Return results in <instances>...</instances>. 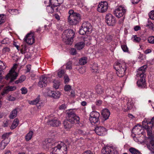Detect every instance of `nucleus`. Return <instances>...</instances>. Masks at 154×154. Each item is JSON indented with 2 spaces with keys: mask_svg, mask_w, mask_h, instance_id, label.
I'll use <instances>...</instances> for the list:
<instances>
[{
  "mask_svg": "<svg viewBox=\"0 0 154 154\" xmlns=\"http://www.w3.org/2000/svg\"><path fill=\"white\" fill-rule=\"evenodd\" d=\"M91 25L89 22H84L80 28L79 33L82 35H84L86 33H89L91 31Z\"/></svg>",
  "mask_w": 154,
  "mask_h": 154,
  "instance_id": "obj_5",
  "label": "nucleus"
},
{
  "mask_svg": "<svg viewBox=\"0 0 154 154\" xmlns=\"http://www.w3.org/2000/svg\"><path fill=\"white\" fill-rule=\"evenodd\" d=\"M44 103L43 102H41L40 103H38L36 105L38 109H40L41 107L43 106Z\"/></svg>",
  "mask_w": 154,
  "mask_h": 154,
  "instance_id": "obj_61",
  "label": "nucleus"
},
{
  "mask_svg": "<svg viewBox=\"0 0 154 154\" xmlns=\"http://www.w3.org/2000/svg\"><path fill=\"white\" fill-rule=\"evenodd\" d=\"M91 38L90 36L87 35L85 36L83 38L84 41L83 43L84 45L86 44L87 45H89L91 44Z\"/></svg>",
  "mask_w": 154,
  "mask_h": 154,
  "instance_id": "obj_24",
  "label": "nucleus"
},
{
  "mask_svg": "<svg viewBox=\"0 0 154 154\" xmlns=\"http://www.w3.org/2000/svg\"><path fill=\"white\" fill-rule=\"evenodd\" d=\"M129 151L132 154H141L138 150L134 147H131L129 148Z\"/></svg>",
  "mask_w": 154,
  "mask_h": 154,
  "instance_id": "obj_26",
  "label": "nucleus"
},
{
  "mask_svg": "<svg viewBox=\"0 0 154 154\" xmlns=\"http://www.w3.org/2000/svg\"><path fill=\"white\" fill-rule=\"evenodd\" d=\"M64 82L66 83L69 82V79L68 76L67 75H65L64 76Z\"/></svg>",
  "mask_w": 154,
  "mask_h": 154,
  "instance_id": "obj_57",
  "label": "nucleus"
},
{
  "mask_svg": "<svg viewBox=\"0 0 154 154\" xmlns=\"http://www.w3.org/2000/svg\"><path fill=\"white\" fill-rule=\"evenodd\" d=\"M95 90L96 92L99 94H102L103 92V90L101 86L99 85H97L95 87Z\"/></svg>",
  "mask_w": 154,
  "mask_h": 154,
  "instance_id": "obj_32",
  "label": "nucleus"
},
{
  "mask_svg": "<svg viewBox=\"0 0 154 154\" xmlns=\"http://www.w3.org/2000/svg\"><path fill=\"white\" fill-rule=\"evenodd\" d=\"M48 123L49 125L54 127L59 126L60 124V122L55 118L49 120Z\"/></svg>",
  "mask_w": 154,
  "mask_h": 154,
  "instance_id": "obj_21",
  "label": "nucleus"
},
{
  "mask_svg": "<svg viewBox=\"0 0 154 154\" xmlns=\"http://www.w3.org/2000/svg\"><path fill=\"white\" fill-rule=\"evenodd\" d=\"M126 12V9L122 6L117 7L114 10V13L118 18L123 17Z\"/></svg>",
  "mask_w": 154,
  "mask_h": 154,
  "instance_id": "obj_9",
  "label": "nucleus"
},
{
  "mask_svg": "<svg viewBox=\"0 0 154 154\" xmlns=\"http://www.w3.org/2000/svg\"><path fill=\"white\" fill-rule=\"evenodd\" d=\"M108 8V4L106 2H101L98 5L97 11L100 12H104L106 11Z\"/></svg>",
  "mask_w": 154,
  "mask_h": 154,
  "instance_id": "obj_13",
  "label": "nucleus"
},
{
  "mask_svg": "<svg viewBox=\"0 0 154 154\" xmlns=\"http://www.w3.org/2000/svg\"><path fill=\"white\" fill-rule=\"evenodd\" d=\"M88 58L86 57H83L79 60V63L81 65H84L87 62Z\"/></svg>",
  "mask_w": 154,
  "mask_h": 154,
  "instance_id": "obj_28",
  "label": "nucleus"
},
{
  "mask_svg": "<svg viewBox=\"0 0 154 154\" xmlns=\"http://www.w3.org/2000/svg\"><path fill=\"white\" fill-rule=\"evenodd\" d=\"M66 68L68 69H72V63L70 61H68L66 64Z\"/></svg>",
  "mask_w": 154,
  "mask_h": 154,
  "instance_id": "obj_42",
  "label": "nucleus"
},
{
  "mask_svg": "<svg viewBox=\"0 0 154 154\" xmlns=\"http://www.w3.org/2000/svg\"><path fill=\"white\" fill-rule=\"evenodd\" d=\"M60 92L59 91H53L52 97L56 99L60 97Z\"/></svg>",
  "mask_w": 154,
  "mask_h": 154,
  "instance_id": "obj_34",
  "label": "nucleus"
},
{
  "mask_svg": "<svg viewBox=\"0 0 154 154\" xmlns=\"http://www.w3.org/2000/svg\"><path fill=\"white\" fill-rule=\"evenodd\" d=\"M3 14H0V25L4 22L5 18Z\"/></svg>",
  "mask_w": 154,
  "mask_h": 154,
  "instance_id": "obj_50",
  "label": "nucleus"
},
{
  "mask_svg": "<svg viewBox=\"0 0 154 154\" xmlns=\"http://www.w3.org/2000/svg\"><path fill=\"white\" fill-rule=\"evenodd\" d=\"M100 116V113L96 111H93L90 113L89 120L92 125L99 123Z\"/></svg>",
  "mask_w": 154,
  "mask_h": 154,
  "instance_id": "obj_8",
  "label": "nucleus"
},
{
  "mask_svg": "<svg viewBox=\"0 0 154 154\" xmlns=\"http://www.w3.org/2000/svg\"><path fill=\"white\" fill-rule=\"evenodd\" d=\"M101 115L103 119L106 120L109 118L110 115V112L107 109H105L102 111Z\"/></svg>",
  "mask_w": 154,
  "mask_h": 154,
  "instance_id": "obj_19",
  "label": "nucleus"
},
{
  "mask_svg": "<svg viewBox=\"0 0 154 154\" xmlns=\"http://www.w3.org/2000/svg\"><path fill=\"white\" fill-rule=\"evenodd\" d=\"M145 78H140L139 80L137 81V85L140 88H143L146 87V84Z\"/></svg>",
  "mask_w": 154,
  "mask_h": 154,
  "instance_id": "obj_20",
  "label": "nucleus"
},
{
  "mask_svg": "<svg viewBox=\"0 0 154 154\" xmlns=\"http://www.w3.org/2000/svg\"><path fill=\"white\" fill-rule=\"evenodd\" d=\"M9 141H10L9 140V139H7L6 140H3L2 141L1 143L4 145L5 147L7 144L9 143Z\"/></svg>",
  "mask_w": 154,
  "mask_h": 154,
  "instance_id": "obj_46",
  "label": "nucleus"
},
{
  "mask_svg": "<svg viewBox=\"0 0 154 154\" xmlns=\"http://www.w3.org/2000/svg\"><path fill=\"white\" fill-rule=\"evenodd\" d=\"M122 48L124 52H128V49L127 46L125 45H121Z\"/></svg>",
  "mask_w": 154,
  "mask_h": 154,
  "instance_id": "obj_53",
  "label": "nucleus"
},
{
  "mask_svg": "<svg viewBox=\"0 0 154 154\" xmlns=\"http://www.w3.org/2000/svg\"><path fill=\"white\" fill-rule=\"evenodd\" d=\"M49 4L54 7H57L63 3L64 0H49Z\"/></svg>",
  "mask_w": 154,
  "mask_h": 154,
  "instance_id": "obj_18",
  "label": "nucleus"
},
{
  "mask_svg": "<svg viewBox=\"0 0 154 154\" xmlns=\"http://www.w3.org/2000/svg\"><path fill=\"white\" fill-rule=\"evenodd\" d=\"M53 91L49 90L47 92V94L48 96L52 97Z\"/></svg>",
  "mask_w": 154,
  "mask_h": 154,
  "instance_id": "obj_62",
  "label": "nucleus"
},
{
  "mask_svg": "<svg viewBox=\"0 0 154 154\" xmlns=\"http://www.w3.org/2000/svg\"><path fill=\"white\" fill-rule=\"evenodd\" d=\"M65 71L64 70L60 69L58 71L57 75L59 77L61 78L65 74Z\"/></svg>",
  "mask_w": 154,
  "mask_h": 154,
  "instance_id": "obj_37",
  "label": "nucleus"
},
{
  "mask_svg": "<svg viewBox=\"0 0 154 154\" xmlns=\"http://www.w3.org/2000/svg\"><path fill=\"white\" fill-rule=\"evenodd\" d=\"M133 106V103L128 102L127 104V108L125 109V111H127L129 109H131Z\"/></svg>",
  "mask_w": 154,
  "mask_h": 154,
  "instance_id": "obj_40",
  "label": "nucleus"
},
{
  "mask_svg": "<svg viewBox=\"0 0 154 154\" xmlns=\"http://www.w3.org/2000/svg\"><path fill=\"white\" fill-rule=\"evenodd\" d=\"M19 120L17 119H15L14 120L12 124V125L11 127V129H13L15 128L17 126L19 123Z\"/></svg>",
  "mask_w": 154,
  "mask_h": 154,
  "instance_id": "obj_30",
  "label": "nucleus"
},
{
  "mask_svg": "<svg viewBox=\"0 0 154 154\" xmlns=\"http://www.w3.org/2000/svg\"><path fill=\"white\" fill-rule=\"evenodd\" d=\"M24 41L29 45L32 44L35 41L34 34L33 32L28 33L24 39Z\"/></svg>",
  "mask_w": 154,
  "mask_h": 154,
  "instance_id": "obj_12",
  "label": "nucleus"
},
{
  "mask_svg": "<svg viewBox=\"0 0 154 154\" xmlns=\"http://www.w3.org/2000/svg\"><path fill=\"white\" fill-rule=\"evenodd\" d=\"M71 54L73 55H75L76 54V51L75 49L72 48L71 50Z\"/></svg>",
  "mask_w": 154,
  "mask_h": 154,
  "instance_id": "obj_63",
  "label": "nucleus"
},
{
  "mask_svg": "<svg viewBox=\"0 0 154 154\" xmlns=\"http://www.w3.org/2000/svg\"><path fill=\"white\" fill-rule=\"evenodd\" d=\"M66 108V106L64 104H63L60 106L59 107V109L60 110L65 109Z\"/></svg>",
  "mask_w": 154,
  "mask_h": 154,
  "instance_id": "obj_64",
  "label": "nucleus"
},
{
  "mask_svg": "<svg viewBox=\"0 0 154 154\" xmlns=\"http://www.w3.org/2000/svg\"><path fill=\"white\" fill-rule=\"evenodd\" d=\"M79 72L81 74H83L85 72V68L84 67H82L79 69Z\"/></svg>",
  "mask_w": 154,
  "mask_h": 154,
  "instance_id": "obj_48",
  "label": "nucleus"
},
{
  "mask_svg": "<svg viewBox=\"0 0 154 154\" xmlns=\"http://www.w3.org/2000/svg\"><path fill=\"white\" fill-rule=\"evenodd\" d=\"M106 22L109 26H111L114 25L116 22L115 17L110 14L106 15Z\"/></svg>",
  "mask_w": 154,
  "mask_h": 154,
  "instance_id": "obj_11",
  "label": "nucleus"
},
{
  "mask_svg": "<svg viewBox=\"0 0 154 154\" xmlns=\"http://www.w3.org/2000/svg\"><path fill=\"white\" fill-rule=\"evenodd\" d=\"M9 12L12 14H14L15 13H16L18 12V11L16 9H10L9 10Z\"/></svg>",
  "mask_w": 154,
  "mask_h": 154,
  "instance_id": "obj_56",
  "label": "nucleus"
},
{
  "mask_svg": "<svg viewBox=\"0 0 154 154\" xmlns=\"http://www.w3.org/2000/svg\"><path fill=\"white\" fill-rule=\"evenodd\" d=\"M140 131L141 129L140 128H137V126H135L133 128L132 131L134 132V133H138L137 130Z\"/></svg>",
  "mask_w": 154,
  "mask_h": 154,
  "instance_id": "obj_55",
  "label": "nucleus"
},
{
  "mask_svg": "<svg viewBox=\"0 0 154 154\" xmlns=\"http://www.w3.org/2000/svg\"><path fill=\"white\" fill-rule=\"evenodd\" d=\"M40 100V96H38L35 100L29 102V103L32 105H36L38 103Z\"/></svg>",
  "mask_w": 154,
  "mask_h": 154,
  "instance_id": "obj_31",
  "label": "nucleus"
},
{
  "mask_svg": "<svg viewBox=\"0 0 154 154\" xmlns=\"http://www.w3.org/2000/svg\"><path fill=\"white\" fill-rule=\"evenodd\" d=\"M26 79V76L25 75H22L20 77L18 80H16L15 82V83L17 84L21 83L24 81Z\"/></svg>",
  "mask_w": 154,
  "mask_h": 154,
  "instance_id": "obj_33",
  "label": "nucleus"
},
{
  "mask_svg": "<svg viewBox=\"0 0 154 154\" xmlns=\"http://www.w3.org/2000/svg\"><path fill=\"white\" fill-rule=\"evenodd\" d=\"M143 127L146 130L147 135L150 137L152 136V129L154 126V117H152L149 121H144L143 122Z\"/></svg>",
  "mask_w": 154,
  "mask_h": 154,
  "instance_id": "obj_6",
  "label": "nucleus"
},
{
  "mask_svg": "<svg viewBox=\"0 0 154 154\" xmlns=\"http://www.w3.org/2000/svg\"><path fill=\"white\" fill-rule=\"evenodd\" d=\"M59 82L58 81L55 80L54 81L53 87L55 89H57L59 88Z\"/></svg>",
  "mask_w": 154,
  "mask_h": 154,
  "instance_id": "obj_41",
  "label": "nucleus"
},
{
  "mask_svg": "<svg viewBox=\"0 0 154 154\" xmlns=\"http://www.w3.org/2000/svg\"><path fill=\"white\" fill-rule=\"evenodd\" d=\"M102 154H116L117 151L112 146H106L103 147L101 150Z\"/></svg>",
  "mask_w": 154,
  "mask_h": 154,
  "instance_id": "obj_10",
  "label": "nucleus"
},
{
  "mask_svg": "<svg viewBox=\"0 0 154 154\" xmlns=\"http://www.w3.org/2000/svg\"><path fill=\"white\" fill-rule=\"evenodd\" d=\"M94 130L96 133L100 136L104 135L106 131V128L103 126H97L95 128Z\"/></svg>",
  "mask_w": 154,
  "mask_h": 154,
  "instance_id": "obj_16",
  "label": "nucleus"
},
{
  "mask_svg": "<svg viewBox=\"0 0 154 154\" xmlns=\"http://www.w3.org/2000/svg\"><path fill=\"white\" fill-rule=\"evenodd\" d=\"M74 33L72 30L71 29H68L66 30L63 32L62 35V38L64 39L65 38L69 37L74 38Z\"/></svg>",
  "mask_w": 154,
  "mask_h": 154,
  "instance_id": "obj_15",
  "label": "nucleus"
},
{
  "mask_svg": "<svg viewBox=\"0 0 154 154\" xmlns=\"http://www.w3.org/2000/svg\"><path fill=\"white\" fill-rule=\"evenodd\" d=\"M67 147L63 142L59 143L56 146L52 148L51 154H66Z\"/></svg>",
  "mask_w": 154,
  "mask_h": 154,
  "instance_id": "obj_4",
  "label": "nucleus"
},
{
  "mask_svg": "<svg viewBox=\"0 0 154 154\" xmlns=\"http://www.w3.org/2000/svg\"><path fill=\"white\" fill-rule=\"evenodd\" d=\"M107 78L108 80L111 81L113 78V75L111 73H109L107 74Z\"/></svg>",
  "mask_w": 154,
  "mask_h": 154,
  "instance_id": "obj_52",
  "label": "nucleus"
},
{
  "mask_svg": "<svg viewBox=\"0 0 154 154\" xmlns=\"http://www.w3.org/2000/svg\"><path fill=\"white\" fill-rule=\"evenodd\" d=\"M47 78L44 76H42L40 78L38 85L41 88L45 87L47 85Z\"/></svg>",
  "mask_w": 154,
  "mask_h": 154,
  "instance_id": "obj_17",
  "label": "nucleus"
},
{
  "mask_svg": "<svg viewBox=\"0 0 154 154\" xmlns=\"http://www.w3.org/2000/svg\"><path fill=\"white\" fill-rule=\"evenodd\" d=\"M132 39L134 42L137 43L139 42L141 40L140 37H137L136 35H133Z\"/></svg>",
  "mask_w": 154,
  "mask_h": 154,
  "instance_id": "obj_38",
  "label": "nucleus"
},
{
  "mask_svg": "<svg viewBox=\"0 0 154 154\" xmlns=\"http://www.w3.org/2000/svg\"><path fill=\"white\" fill-rule=\"evenodd\" d=\"M114 68L116 70L117 75L119 77H123L125 75L126 69V63L123 60H120L115 63Z\"/></svg>",
  "mask_w": 154,
  "mask_h": 154,
  "instance_id": "obj_2",
  "label": "nucleus"
},
{
  "mask_svg": "<svg viewBox=\"0 0 154 154\" xmlns=\"http://www.w3.org/2000/svg\"><path fill=\"white\" fill-rule=\"evenodd\" d=\"M148 41L149 43L154 44V36L149 37L148 38Z\"/></svg>",
  "mask_w": 154,
  "mask_h": 154,
  "instance_id": "obj_45",
  "label": "nucleus"
},
{
  "mask_svg": "<svg viewBox=\"0 0 154 154\" xmlns=\"http://www.w3.org/2000/svg\"><path fill=\"white\" fill-rule=\"evenodd\" d=\"M147 68V66L144 65L140 68L137 71V76L140 78H145V72Z\"/></svg>",
  "mask_w": 154,
  "mask_h": 154,
  "instance_id": "obj_14",
  "label": "nucleus"
},
{
  "mask_svg": "<svg viewBox=\"0 0 154 154\" xmlns=\"http://www.w3.org/2000/svg\"><path fill=\"white\" fill-rule=\"evenodd\" d=\"M91 69L92 72H97L98 69L97 64V63H94L92 66Z\"/></svg>",
  "mask_w": 154,
  "mask_h": 154,
  "instance_id": "obj_39",
  "label": "nucleus"
},
{
  "mask_svg": "<svg viewBox=\"0 0 154 154\" xmlns=\"http://www.w3.org/2000/svg\"><path fill=\"white\" fill-rule=\"evenodd\" d=\"M15 99L16 98L15 97L12 96L11 95L9 96L7 99L8 100L11 101L15 100Z\"/></svg>",
  "mask_w": 154,
  "mask_h": 154,
  "instance_id": "obj_58",
  "label": "nucleus"
},
{
  "mask_svg": "<svg viewBox=\"0 0 154 154\" xmlns=\"http://www.w3.org/2000/svg\"><path fill=\"white\" fill-rule=\"evenodd\" d=\"M5 88V91H6V92H8V93L9 91H13L15 90L16 89V87L14 86H8Z\"/></svg>",
  "mask_w": 154,
  "mask_h": 154,
  "instance_id": "obj_29",
  "label": "nucleus"
},
{
  "mask_svg": "<svg viewBox=\"0 0 154 154\" xmlns=\"http://www.w3.org/2000/svg\"><path fill=\"white\" fill-rule=\"evenodd\" d=\"M68 13L69 15L68 17V21L70 24L75 25L80 21L81 16L79 13L74 12L72 9L70 10Z\"/></svg>",
  "mask_w": 154,
  "mask_h": 154,
  "instance_id": "obj_3",
  "label": "nucleus"
},
{
  "mask_svg": "<svg viewBox=\"0 0 154 154\" xmlns=\"http://www.w3.org/2000/svg\"><path fill=\"white\" fill-rule=\"evenodd\" d=\"M17 108L14 109L11 112L9 116V118L11 119H14L17 116Z\"/></svg>",
  "mask_w": 154,
  "mask_h": 154,
  "instance_id": "obj_23",
  "label": "nucleus"
},
{
  "mask_svg": "<svg viewBox=\"0 0 154 154\" xmlns=\"http://www.w3.org/2000/svg\"><path fill=\"white\" fill-rule=\"evenodd\" d=\"M11 133H6L3 134L2 136V138L3 139H4V140H6L9 137L10 134Z\"/></svg>",
  "mask_w": 154,
  "mask_h": 154,
  "instance_id": "obj_43",
  "label": "nucleus"
},
{
  "mask_svg": "<svg viewBox=\"0 0 154 154\" xmlns=\"http://www.w3.org/2000/svg\"><path fill=\"white\" fill-rule=\"evenodd\" d=\"M84 46V43L82 42H78L75 45V47L77 50H81L82 49Z\"/></svg>",
  "mask_w": 154,
  "mask_h": 154,
  "instance_id": "obj_27",
  "label": "nucleus"
},
{
  "mask_svg": "<svg viewBox=\"0 0 154 154\" xmlns=\"http://www.w3.org/2000/svg\"><path fill=\"white\" fill-rule=\"evenodd\" d=\"M6 66L4 63L0 61V70H2L5 68Z\"/></svg>",
  "mask_w": 154,
  "mask_h": 154,
  "instance_id": "obj_49",
  "label": "nucleus"
},
{
  "mask_svg": "<svg viewBox=\"0 0 154 154\" xmlns=\"http://www.w3.org/2000/svg\"><path fill=\"white\" fill-rule=\"evenodd\" d=\"M33 134V132L32 131H29L26 136L25 139L26 141H28L30 140L31 139Z\"/></svg>",
  "mask_w": 154,
  "mask_h": 154,
  "instance_id": "obj_35",
  "label": "nucleus"
},
{
  "mask_svg": "<svg viewBox=\"0 0 154 154\" xmlns=\"http://www.w3.org/2000/svg\"><path fill=\"white\" fill-rule=\"evenodd\" d=\"M17 65H14L11 70L9 71V73L6 75L5 79L6 80L8 79H11V82H12L18 76V74L15 72V70L17 69Z\"/></svg>",
  "mask_w": 154,
  "mask_h": 154,
  "instance_id": "obj_7",
  "label": "nucleus"
},
{
  "mask_svg": "<svg viewBox=\"0 0 154 154\" xmlns=\"http://www.w3.org/2000/svg\"><path fill=\"white\" fill-rule=\"evenodd\" d=\"M67 114L66 119L63 121V124L64 128L68 130L72 127L74 124L79 123L80 118L73 110L70 109L67 111Z\"/></svg>",
  "mask_w": 154,
  "mask_h": 154,
  "instance_id": "obj_1",
  "label": "nucleus"
},
{
  "mask_svg": "<svg viewBox=\"0 0 154 154\" xmlns=\"http://www.w3.org/2000/svg\"><path fill=\"white\" fill-rule=\"evenodd\" d=\"M55 10L57 11H58L57 8L54 7L53 6L51 5L50 4L47 7L46 10L49 13H53Z\"/></svg>",
  "mask_w": 154,
  "mask_h": 154,
  "instance_id": "obj_22",
  "label": "nucleus"
},
{
  "mask_svg": "<svg viewBox=\"0 0 154 154\" xmlns=\"http://www.w3.org/2000/svg\"><path fill=\"white\" fill-rule=\"evenodd\" d=\"M149 15L150 19L154 20V11H151L149 13Z\"/></svg>",
  "mask_w": 154,
  "mask_h": 154,
  "instance_id": "obj_47",
  "label": "nucleus"
},
{
  "mask_svg": "<svg viewBox=\"0 0 154 154\" xmlns=\"http://www.w3.org/2000/svg\"><path fill=\"white\" fill-rule=\"evenodd\" d=\"M147 147L151 150L152 149L154 150V139L150 141V143L147 146Z\"/></svg>",
  "mask_w": 154,
  "mask_h": 154,
  "instance_id": "obj_36",
  "label": "nucleus"
},
{
  "mask_svg": "<svg viewBox=\"0 0 154 154\" xmlns=\"http://www.w3.org/2000/svg\"><path fill=\"white\" fill-rule=\"evenodd\" d=\"M22 48L20 50V52L22 54L25 53L26 51L27 48L26 46V45H22Z\"/></svg>",
  "mask_w": 154,
  "mask_h": 154,
  "instance_id": "obj_44",
  "label": "nucleus"
},
{
  "mask_svg": "<svg viewBox=\"0 0 154 154\" xmlns=\"http://www.w3.org/2000/svg\"><path fill=\"white\" fill-rule=\"evenodd\" d=\"M71 89V87L69 85H66L64 87V90L66 91H69Z\"/></svg>",
  "mask_w": 154,
  "mask_h": 154,
  "instance_id": "obj_54",
  "label": "nucleus"
},
{
  "mask_svg": "<svg viewBox=\"0 0 154 154\" xmlns=\"http://www.w3.org/2000/svg\"><path fill=\"white\" fill-rule=\"evenodd\" d=\"M73 38L69 37L65 38L64 39L62 38L63 41L66 43V44L71 45L72 44L73 41Z\"/></svg>",
  "mask_w": 154,
  "mask_h": 154,
  "instance_id": "obj_25",
  "label": "nucleus"
},
{
  "mask_svg": "<svg viewBox=\"0 0 154 154\" xmlns=\"http://www.w3.org/2000/svg\"><path fill=\"white\" fill-rule=\"evenodd\" d=\"M10 51V48L7 47L4 48L2 50V51L4 53H5L6 52H8Z\"/></svg>",
  "mask_w": 154,
  "mask_h": 154,
  "instance_id": "obj_59",
  "label": "nucleus"
},
{
  "mask_svg": "<svg viewBox=\"0 0 154 154\" xmlns=\"http://www.w3.org/2000/svg\"><path fill=\"white\" fill-rule=\"evenodd\" d=\"M26 73H27L30 72L31 68V66L30 65H28L26 66Z\"/></svg>",
  "mask_w": 154,
  "mask_h": 154,
  "instance_id": "obj_60",
  "label": "nucleus"
},
{
  "mask_svg": "<svg viewBox=\"0 0 154 154\" xmlns=\"http://www.w3.org/2000/svg\"><path fill=\"white\" fill-rule=\"evenodd\" d=\"M20 90L22 94H26L27 92V89L25 87L22 88H21Z\"/></svg>",
  "mask_w": 154,
  "mask_h": 154,
  "instance_id": "obj_51",
  "label": "nucleus"
}]
</instances>
